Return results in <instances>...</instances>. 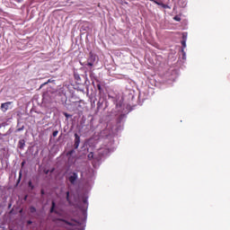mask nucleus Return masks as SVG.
Returning <instances> with one entry per match:
<instances>
[{
	"label": "nucleus",
	"instance_id": "1",
	"mask_svg": "<svg viewBox=\"0 0 230 230\" xmlns=\"http://www.w3.org/2000/svg\"><path fill=\"white\" fill-rule=\"evenodd\" d=\"M78 180V173L73 172L72 175L68 177V181L71 184H75L76 181Z\"/></svg>",
	"mask_w": 230,
	"mask_h": 230
},
{
	"label": "nucleus",
	"instance_id": "9",
	"mask_svg": "<svg viewBox=\"0 0 230 230\" xmlns=\"http://www.w3.org/2000/svg\"><path fill=\"white\" fill-rule=\"evenodd\" d=\"M37 212V208H35V207H30V213H36Z\"/></svg>",
	"mask_w": 230,
	"mask_h": 230
},
{
	"label": "nucleus",
	"instance_id": "20",
	"mask_svg": "<svg viewBox=\"0 0 230 230\" xmlns=\"http://www.w3.org/2000/svg\"><path fill=\"white\" fill-rule=\"evenodd\" d=\"M29 187L31 188V190H33V184L31 183V181H29Z\"/></svg>",
	"mask_w": 230,
	"mask_h": 230
},
{
	"label": "nucleus",
	"instance_id": "11",
	"mask_svg": "<svg viewBox=\"0 0 230 230\" xmlns=\"http://www.w3.org/2000/svg\"><path fill=\"white\" fill-rule=\"evenodd\" d=\"M86 66H88L89 67H93V66H94V62L90 61L86 64Z\"/></svg>",
	"mask_w": 230,
	"mask_h": 230
},
{
	"label": "nucleus",
	"instance_id": "10",
	"mask_svg": "<svg viewBox=\"0 0 230 230\" xmlns=\"http://www.w3.org/2000/svg\"><path fill=\"white\" fill-rule=\"evenodd\" d=\"M160 6H162V8H164V9L170 8V6H168V4H163V2H162V4H160Z\"/></svg>",
	"mask_w": 230,
	"mask_h": 230
},
{
	"label": "nucleus",
	"instance_id": "22",
	"mask_svg": "<svg viewBox=\"0 0 230 230\" xmlns=\"http://www.w3.org/2000/svg\"><path fill=\"white\" fill-rule=\"evenodd\" d=\"M174 21H178V22H179V21H181V18L175 16V17H174Z\"/></svg>",
	"mask_w": 230,
	"mask_h": 230
},
{
	"label": "nucleus",
	"instance_id": "21",
	"mask_svg": "<svg viewBox=\"0 0 230 230\" xmlns=\"http://www.w3.org/2000/svg\"><path fill=\"white\" fill-rule=\"evenodd\" d=\"M27 224H28V226H31L33 224V222L31 220H28Z\"/></svg>",
	"mask_w": 230,
	"mask_h": 230
},
{
	"label": "nucleus",
	"instance_id": "7",
	"mask_svg": "<svg viewBox=\"0 0 230 230\" xmlns=\"http://www.w3.org/2000/svg\"><path fill=\"white\" fill-rule=\"evenodd\" d=\"M56 206L57 205H56L55 201H52V205L50 208V213H55L56 215H58V211L55 210Z\"/></svg>",
	"mask_w": 230,
	"mask_h": 230
},
{
	"label": "nucleus",
	"instance_id": "2",
	"mask_svg": "<svg viewBox=\"0 0 230 230\" xmlns=\"http://www.w3.org/2000/svg\"><path fill=\"white\" fill-rule=\"evenodd\" d=\"M12 102H4L1 104V111L3 112H6V111H8V109H10V105H12Z\"/></svg>",
	"mask_w": 230,
	"mask_h": 230
},
{
	"label": "nucleus",
	"instance_id": "6",
	"mask_svg": "<svg viewBox=\"0 0 230 230\" xmlns=\"http://www.w3.org/2000/svg\"><path fill=\"white\" fill-rule=\"evenodd\" d=\"M88 61L96 62V55H94L93 52H90Z\"/></svg>",
	"mask_w": 230,
	"mask_h": 230
},
{
	"label": "nucleus",
	"instance_id": "5",
	"mask_svg": "<svg viewBox=\"0 0 230 230\" xmlns=\"http://www.w3.org/2000/svg\"><path fill=\"white\" fill-rule=\"evenodd\" d=\"M26 146V141L24 139H21L18 142V147L22 150Z\"/></svg>",
	"mask_w": 230,
	"mask_h": 230
},
{
	"label": "nucleus",
	"instance_id": "17",
	"mask_svg": "<svg viewBox=\"0 0 230 230\" xmlns=\"http://www.w3.org/2000/svg\"><path fill=\"white\" fill-rule=\"evenodd\" d=\"M181 46H182V48H186V40L181 41Z\"/></svg>",
	"mask_w": 230,
	"mask_h": 230
},
{
	"label": "nucleus",
	"instance_id": "23",
	"mask_svg": "<svg viewBox=\"0 0 230 230\" xmlns=\"http://www.w3.org/2000/svg\"><path fill=\"white\" fill-rule=\"evenodd\" d=\"M17 3H22V0H17Z\"/></svg>",
	"mask_w": 230,
	"mask_h": 230
},
{
	"label": "nucleus",
	"instance_id": "8",
	"mask_svg": "<svg viewBox=\"0 0 230 230\" xmlns=\"http://www.w3.org/2000/svg\"><path fill=\"white\" fill-rule=\"evenodd\" d=\"M89 161H91L92 159H94V153L91 152L88 154L87 155Z\"/></svg>",
	"mask_w": 230,
	"mask_h": 230
},
{
	"label": "nucleus",
	"instance_id": "13",
	"mask_svg": "<svg viewBox=\"0 0 230 230\" xmlns=\"http://www.w3.org/2000/svg\"><path fill=\"white\" fill-rule=\"evenodd\" d=\"M97 89H98L99 93H102V84H97Z\"/></svg>",
	"mask_w": 230,
	"mask_h": 230
},
{
	"label": "nucleus",
	"instance_id": "26",
	"mask_svg": "<svg viewBox=\"0 0 230 230\" xmlns=\"http://www.w3.org/2000/svg\"><path fill=\"white\" fill-rule=\"evenodd\" d=\"M22 165L24 166V162L22 163Z\"/></svg>",
	"mask_w": 230,
	"mask_h": 230
},
{
	"label": "nucleus",
	"instance_id": "24",
	"mask_svg": "<svg viewBox=\"0 0 230 230\" xmlns=\"http://www.w3.org/2000/svg\"><path fill=\"white\" fill-rule=\"evenodd\" d=\"M41 195H44V190H41Z\"/></svg>",
	"mask_w": 230,
	"mask_h": 230
},
{
	"label": "nucleus",
	"instance_id": "4",
	"mask_svg": "<svg viewBox=\"0 0 230 230\" xmlns=\"http://www.w3.org/2000/svg\"><path fill=\"white\" fill-rule=\"evenodd\" d=\"M59 222H64L65 224H66V226H76L78 224V222L75 221L74 223L73 222H69L66 219H62V218H59L58 219Z\"/></svg>",
	"mask_w": 230,
	"mask_h": 230
},
{
	"label": "nucleus",
	"instance_id": "3",
	"mask_svg": "<svg viewBox=\"0 0 230 230\" xmlns=\"http://www.w3.org/2000/svg\"><path fill=\"white\" fill-rule=\"evenodd\" d=\"M74 136H75L74 148L76 150L80 146V136H78L76 133Z\"/></svg>",
	"mask_w": 230,
	"mask_h": 230
},
{
	"label": "nucleus",
	"instance_id": "27",
	"mask_svg": "<svg viewBox=\"0 0 230 230\" xmlns=\"http://www.w3.org/2000/svg\"><path fill=\"white\" fill-rule=\"evenodd\" d=\"M21 175H22V172H20V177H21Z\"/></svg>",
	"mask_w": 230,
	"mask_h": 230
},
{
	"label": "nucleus",
	"instance_id": "19",
	"mask_svg": "<svg viewBox=\"0 0 230 230\" xmlns=\"http://www.w3.org/2000/svg\"><path fill=\"white\" fill-rule=\"evenodd\" d=\"M83 202H84V204H85L87 206V199L86 198L83 199Z\"/></svg>",
	"mask_w": 230,
	"mask_h": 230
},
{
	"label": "nucleus",
	"instance_id": "14",
	"mask_svg": "<svg viewBox=\"0 0 230 230\" xmlns=\"http://www.w3.org/2000/svg\"><path fill=\"white\" fill-rule=\"evenodd\" d=\"M53 137H57L58 136V130H56L52 133Z\"/></svg>",
	"mask_w": 230,
	"mask_h": 230
},
{
	"label": "nucleus",
	"instance_id": "15",
	"mask_svg": "<svg viewBox=\"0 0 230 230\" xmlns=\"http://www.w3.org/2000/svg\"><path fill=\"white\" fill-rule=\"evenodd\" d=\"M66 201L71 202V199H69V191L66 192Z\"/></svg>",
	"mask_w": 230,
	"mask_h": 230
},
{
	"label": "nucleus",
	"instance_id": "16",
	"mask_svg": "<svg viewBox=\"0 0 230 230\" xmlns=\"http://www.w3.org/2000/svg\"><path fill=\"white\" fill-rule=\"evenodd\" d=\"M22 130H24V126H22V128H17L16 132H21Z\"/></svg>",
	"mask_w": 230,
	"mask_h": 230
},
{
	"label": "nucleus",
	"instance_id": "25",
	"mask_svg": "<svg viewBox=\"0 0 230 230\" xmlns=\"http://www.w3.org/2000/svg\"><path fill=\"white\" fill-rule=\"evenodd\" d=\"M100 105H101V104H100V102H99V103H97V107H100Z\"/></svg>",
	"mask_w": 230,
	"mask_h": 230
},
{
	"label": "nucleus",
	"instance_id": "12",
	"mask_svg": "<svg viewBox=\"0 0 230 230\" xmlns=\"http://www.w3.org/2000/svg\"><path fill=\"white\" fill-rule=\"evenodd\" d=\"M153 3H155V4H157L158 6H160V4L163 3V2H159L157 0H153Z\"/></svg>",
	"mask_w": 230,
	"mask_h": 230
},
{
	"label": "nucleus",
	"instance_id": "18",
	"mask_svg": "<svg viewBox=\"0 0 230 230\" xmlns=\"http://www.w3.org/2000/svg\"><path fill=\"white\" fill-rule=\"evenodd\" d=\"M73 154H75V150H71L67 153V155H73Z\"/></svg>",
	"mask_w": 230,
	"mask_h": 230
}]
</instances>
